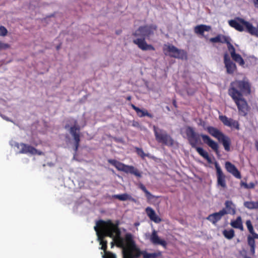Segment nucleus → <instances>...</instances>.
Returning <instances> with one entry per match:
<instances>
[{"mask_svg": "<svg viewBox=\"0 0 258 258\" xmlns=\"http://www.w3.org/2000/svg\"><path fill=\"white\" fill-rule=\"evenodd\" d=\"M201 137L202 138L204 142L207 144L210 147H211L213 150L218 152V145L216 142L212 140L209 136L205 135H201Z\"/></svg>", "mask_w": 258, "mask_h": 258, "instance_id": "nucleus-18", "label": "nucleus"}, {"mask_svg": "<svg viewBox=\"0 0 258 258\" xmlns=\"http://www.w3.org/2000/svg\"><path fill=\"white\" fill-rule=\"evenodd\" d=\"M215 165L217 172L218 184L221 187L225 188L226 186L225 175L223 173L220 166L217 162H215Z\"/></svg>", "mask_w": 258, "mask_h": 258, "instance_id": "nucleus-9", "label": "nucleus"}, {"mask_svg": "<svg viewBox=\"0 0 258 258\" xmlns=\"http://www.w3.org/2000/svg\"><path fill=\"white\" fill-rule=\"evenodd\" d=\"M127 173L133 174L137 177H141V174L140 173V172L132 166H130Z\"/></svg>", "mask_w": 258, "mask_h": 258, "instance_id": "nucleus-30", "label": "nucleus"}, {"mask_svg": "<svg viewBox=\"0 0 258 258\" xmlns=\"http://www.w3.org/2000/svg\"><path fill=\"white\" fill-rule=\"evenodd\" d=\"M136 226H138V225H139V224H138V223H136Z\"/></svg>", "mask_w": 258, "mask_h": 258, "instance_id": "nucleus-48", "label": "nucleus"}, {"mask_svg": "<svg viewBox=\"0 0 258 258\" xmlns=\"http://www.w3.org/2000/svg\"><path fill=\"white\" fill-rule=\"evenodd\" d=\"M153 130L156 139L158 142L162 143L167 146H172L173 145V140L165 132L157 128L155 126H153Z\"/></svg>", "mask_w": 258, "mask_h": 258, "instance_id": "nucleus-6", "label": "nucleus"}, {"mask_svg": "<svg viewBox=\"0 0 258 258\" xmlns=\"http://www.w3.org/2000/svg\"><path fill=\"white\" fill-rule=\"evenodd\" d=\"M10 47V45L7 43H3L0 41V50L2 49H6Z\"/></svg>", "mask_w": 258, "mask_h": 258, "instance_id": "nucleus-36", "label": "nucleus"}, {"mask_svg": "<svg viewBox=\"0 0 258 258\" xmlns=\"http://www.w3.org/2000/svg\"><path fill=\"white\" fill-rule=\"evenodd\" d=\"M228 24L231 27L238 31L242 32L246 30L251 35L255 33L254 31L255 27L251 23L243 19L237 17L233 20L228 21Z\"/></svg>", "mask_w": 258, "mask_h": 258, "instance_id": "nucleus-4", "label": "nucleus"}, {"mask_svg": "<svg viewBox=\"0 0 258 258\" xmlns=\"http://www.w3.org/2000/svg\"><path fill=\"white\" fill-rule=\"evenodd\" d=\"M137 152L138 154L142 158H144L146 156V154L144 153V151L139 148H137Z\"/></svg>", "mask_w": 258, "mask_h": 258, "instance_id": "nucleus-37", "label": "nucleus"}, {"mask_svg": "<svg viewBox=\"0 0 258 258\" xmlns=\"http://www.w3.org/2000/svg\"><path fill=\"white\" fill-rule=\"evenodd\" d=\"M244 205L247 208L252 209H258V201L245 202Z\"/></svg>", "mask_w": 258, "mask_h": 258, "instance_id": "nucleus-27", "label": "nucleus"}, {"mask_svg": "<svg viewBox=\"0 0 258 258\" xmlns=\"http://www.w3.org/2000/svg\"><path fill=\"white\" fill-rule=\"evenodd\" d=\"M163 49L165 55L181 59H184L186 57V53L184 50L178 49L171 44H165Z\"/></svg>", "mask_w": 258, "mask_h": 258, "instance_id": "nucleus-5", "label": "nucleus"}, {"mask_svg": "<svg viewBox=\"0 0 258 258\" xmlns=\"http://www.w3.org/2000/svg\"><path fill=\"white\" fill-rule=\"evenodd\" d=\"M246 225L249 232L252 235H253L255 233V232L254 231V229L253 228V226L252 225L251 221L250 220H247L246 221Z\"/></svg>", "mask_w": 258, "mask_h": 258, "instance_id": "nucleus-33", "label": "nucleus"}, {"mask_svg": "<svg viewBox=\"0 0 258 258\" xmlns=\"http://www.w3.org/2000/svg\"><path fill=\"white\" fill-rule=\"evenodd\" d=\"M145 211L150 220L155 223H159L161 221V219L157 215L155 211L152 208L148 207Z\"/></svg>", "mask_w": 258, "mask_h": 258, "instance_id": "nucleus-19", "label": "nucleus"}, {"mask_svg": "<svg viewBox=\"0 0 258 258\" xmlns=\"http://www.w3.org/2000/svg\"><path fill=\"white\" fill-rule=\"evenodd\" d=\"M256 149L258 150V142L256 143Z\"/></svg>", "mask_w": 258, "mask_h": 258, "instance_id": "nucleus-47", "label": "nucleus"}, {"mask_svg": "<svg viewBox=\"0 0 258 258\" xmlns=\"http://www.w3.org/2000/svg\"><path fill=\"white\" fill-rule=\"evenodd\" d=\"M226 211L227 213L234 215L235 213V207L234 205L230 201H227L225 203Z\"/></svg>", "mask_w": 258, "mask_h": 258, "instance_id": "nucleus-26", "label": "nucleus"}, {"mask_svg": "<svg viewBox=\"0 0 258 258\" xmlns=\"http://www.w3.org/2000/svg\"><path fill=\"white\" fill-rule=\"evenodd\" d=\"M198 152V153L202 156L203 158L205 159L206 158H208V156H209L208 153L207 152H206L205 150H204L201 147H195Z\"/></svg>", "mask_w": 258, "mask_h": 258, "instance_id": "nucleus-31", "label": "nucleus"}, {"mask_svg": "<svg viewBox=\"0 0 258 258\" xmlns=\"http://www.w3.org/2000/svg\"><path fill=\"white\" fill-rule=\"evenodd\" d=\"M253 235L254 237H255L256 239H258V234L255 233Z\"/></svg>", "mask_w": 258, "mask_h": 258, "instance_id": "nucleus-45", "label": "nucleus"}, {"mask_svg": "<svg viewBox=\"0 0 258 258\" xmlns=\"http://www.w3.org/2000/svg\"><path fill=\"white\" fill-rule=\"evenodd\" d=\"M248 188H253L255 186L254 184L252 182H251L249 184H248Z\"/></svg>", "mask_w": 258, "mask_h": 258, "instance_id": "nucleus-41", "label": "nucleus"}, {"mask_svg": "<svg viewBox=\"0 0 258 258\" xmlns=\"http://www.w3.org/2000/svg\"><path fill=\"white\" fill-rule=\"evenodd\" d=\"M240 185H241V186H243V187H244L245 188H248V184L246 183V182L242 181L240 183Z\"/></svg>", "mask_w": 258, "mask_h": 258, "instance_id": "nucleus-39", "label": "nucleus"}, {"mask_svg": "<svg viewBox=\"0 0 258 258\" xmlns=\"http://www.w3.org/2000/svg\"><path fill=\"white\" fill-rule=\"evenodd\" d=\"M231 225L235 228L239 229L241 230H243V227L241 218L240 217H238L235 220L231 222Z\"/></svg>", "mask_w": 258, "mask_h": 258, "instance_id": "nucleus-25", "label": "nucleus"}, {"mask_svg": "<svg viewBox=\"0 0 258 258\" xmlns=\"http://www.w3.org/2000/svg\"><path fill=\"white\" fill-rule=\"evenodd\" d=\"M219 118L225 125L231 128H235L237 130H239V125L237 121L230 118H228L227 116L224 115H220Z\"/></svg>", "mask_w": 258, "mask_h": 258, "instance_id": "nucleus-12", "label": "nucleus"}, {"mask_svg": "<svg viewBox=\"0 0 258 258\" xmlns=\"http://www.w3.org/2000/svg\"><path fill=\"white\" fill-rule=\"evenodd\" d=\"M15 146L17 147L19 150V152L21 153H29L32 155H41L42 154L41 152L38 151L35 148L24 144L21 143L19 144L16 143Z\"/></svg>", "mask_w": 258, "mask_h": 258, "instance_id": "nucleus-8", "label": "nucleus"}, {"mask_svg": "<svg viewBox=\"0 0 258 258\" xmlns=\"http://www.w3.org/2000/svg\"><path fill=\"white\" fill-rule=\"evenodd\" d=\"M211 27L210 26L206 25H199L195 27V32L198 34L202 36H204V33L205 32H209L211 30Z\"/></svg>", "mask_w": 258, "mask_h": 258, "instance_id": "nucleus-20", "label": "nucleus"}, {"mask_svg": "<svg viewBox=\"0 0 258 258\" xmlns=\"http://www.w3.org/2000/svg\"><path fill=\"white\" fill-rule=\"evenodd\" d=\"M205 159L207 160V161H208L209 163H212V160L211 158H210L209 157V156H208V158H206Z\"/></svg>", "mask_w": 258, "mask_h": 258, "instance_id": "nucleus-42", "label": "nucleus"}, {"mask_svg": "<svg viewBox=\"0 0 258 258\" xmlns=\"http://www.w3.org/2000/svg\"><path fill=\"white\" fill-rule=\"evenodd\" d=\"M132 107L137 112V111L139 109V108L135 106V105H132Z\"/></svg>", "mask_w": 258, "mask_h": 258, "instance_id": "nucleus-44", "label": "nucleus"}, {"mask_svg": "<svg viewBox=\"0 0 258 258\" xmlns=\"http://www.w3.org/2000/svg\"><path fill=\"white\" fill-rule=\"evenodd\" d=\"M254 31L255 32V33L251 34V35H255L258 37V24H257L256 27L255 28Z\"/></svg>", "mask_w": 258, "mask_h": 258, "instance_id": "nucleus-40", "label": "nucleus"}, {"mask_svg": "<svg viewBox=\"0 0 258 258\" xmlns=\"http://www.w3.org/2000/svg\"><path fill=\"white\" fill-rule=\"evenodd\" d=\"M228 48L232 59L240 66L244 67L245 64L244 60L240 55L235 52V50L233 46L231 44H229Z\"/></svg>", "mask_w": 258, "mask_h": 258, "instance_id": "nucleus-11", "label": "nucleus"}, {"mask_svg": "<svg viewBox=\"0 0 258 258\" xmlns=\"http://www.w3.org/2000/svg\"><path fill=\"white\" fill-rule=\"evenodd\" d=\"M155 26H145L140 27L134 33L135 38L133 42L142 50H154V47L150 44H148L145 41V38L151 35L156 30Z\"/></svg>", "mask_w": 258, "mask_h": 258, "instance_id": "nucleus-3", "label": "nucleus"}, {"mask_svg": "<svg viewBox=\"0 0 258 258\" xmlns=\"http://www.w3.org/2000/svg\"><path fill=\"white\" fill-rule=\"evenodd\" d=\"M224 236L229 239L232 238L234 235V231L232 229L225 230L223 232Z\"/></svg>", "mask_w": 258, "mask_h": 258, "instance_id": "nucleus-29", "label": "nucleus"}, {"mask_svg": "<svg viewBox=\"0 0 258 258\" xmlns=\"http://www.w3.org/2000/svg\"><path fill=\"white\" fill-rule=\"evenodd\" d=\"M255 238L253 235L252 236L249 235L247 237L248 244L250 247V252L252 255H254L255 254Z\"/></svg>", "mask_w": 258, "mask_h": 258, "instance_id": "nucleus-24", "label": "nucleus"}, {"mask_svg": "<svg viewBox=\"0 0 258 258\" xmlns=\"http://www.w3.org/2000/svg\"><path fill=\"white\" fill-rule=\"evenodd\" d=\"M226 214H227L226 210L222 209L219 212L211 214L208 216L207 219L213 223H215L217 221L220 220L221 219L222 217L223 216Z\"/></svg>", "mask_w": 258, "mask_h": 258, "instance_id": "nucleus-17", "label": "nucleus"}, {"mask_svg": "<svg viewBox=\"0 0 258 258\" xmlns=\"http://www.w3.org/2000/svg\"><path fill=\"white\" fill-rule=\"evenodd\" d=\"M94 229L97 235V239L101 245V249L105 251L107 247V242L104 240V237L109 236L112 238L111 248L114 244L122 248L123 258H138L143 255L144 258L155 257V254L149 253L146 251H142L136 244L133 235L127 233L124 238H121L120 233L117 226L110 221H99L96 222Z\"/></svg>", "mask_w": 258, "mask_h": 258, "instance_id": "nucleus-1", "label": "nucleus"}, {"mask_svg": "<svg viewBox=\"0 0 258 258\" xmlns=\"http://www.w3.org/2000/svg\"><path fill=\"white\" fill-rule=\"evenodd\" d=\"M151 242L154 244H158L164 248L166 247L167 242L163 239L161 238L158 235L157 232L153 230L150 237Z\"/></svg>", "mask_w": 258, "mask_h": 258, "instance_id": "nucleus-13", "label": "nucleus"}, {"mask_svg": "<svg viewBox=\"0 0 258 258\" xmlns=\"http://www.w3.org/2000/svg\"><path fill=\"white\" fill-rule=\"evenodd\" d=\"M186 134L190 145L193 147H196L199 141L198 135L195 133L194 130L190 127L186 128Z\"/></svg>", "mask_w": 258, "mask_h": 258, "instance_id": "nucleus-10", "label": "nucleus"}, {"mask_svg": "<svg viewBox=\"0 0 258 258\" xmlns=\"http://www.w3.org/2000/svg\"><path fill=\"white\" fill-rule=\"evenodd\" d=\"M219 141L222 143L225 150L227 151L230 150L231 142L230 139L228 137L223 135L222 138L219 140Z\"/></svg>", "mask_w": 258, "mask_h": 258, "instance_id": "nucleus-23", "label": "nucleus"}, {"mask_svg": "<svg viewBox=\"0 0 258 258\" xmlns=\"http://www.w3.org/2000/svg\"><path fill=\"white\" fill-rule=\"evenodd\" d=\"M108 162L114 166L118 170L127 173L129 165H125L117 160L109 159Z\"/></svg>", "mask_w": 258, "mask_h": 258, "instance_id": "nucleus-16", "label": "nucleus"}, {"mask_svg": "<svg viewBox=\"0 0 258 258\" xmlns=\"http://www.w3.org/2000/svg\"><path fill=\"white\" fill-rule=\"evenodd\" d=\"M8 32L7 29L4 26H0V36H6Z\"/></svg>", "mask_w": 258, "mask_h": 258, "instance_id": "nucleus-34", "label": "nucleus"}, {"mask_svg": "<svg viewBox=\"0 0 258 258\" xmlns=\"http://www.w3.org/2000/svg\"><path fill=\"white\" fill-rule=\"evenodd\" d=\"M206 130L214 137L218 140L224 135L219 130L212 126H208Z\"/></svg>", "mask_w": 258, "mask_h": 258, "instance_id": "nucleus-22", "label": "nucleus"}, {"mask_svg": "<svg viewBox=\"0 0 258 258\" xmlns=\"http://www.w3.org/2000/svg\"><path fill=\"white\" fill-rule=\"evenodd\" d=\"M66 128L69 129L70 133L73 137L74 139L76 142V150H77L78 148L79 143L80 142V127L77 124L76 121L75 120H73V124L71 125V126L67 125H66Z\"/></svg>", "mask_w": 258, "mask_h": 258, "instance_id": "nucleus-7", "label": "nucleus"}, {"mask_svg": "<svg viewBox=\"0 0 258 258\" xmlns=\"http://www.w3.org/2000/svg\"><path fill=\"white\" fill-rule=\"evenodd\" d=\"M143 189L144 190V191L146 193L147 198L148 199H150L151 198V197H152L151 194L148 190H147L146 189L145 187L143 188Z\"/></svg>", "mask_w": 258, "mask_h": 258, "instance_id": "nucleus-38", "label": "nucleus"}, {"mask_svg": "<svg viewBox=\"0 0 258 258\" xmlns=\"http://www.w3.org/2000/svg\"><path fill=\"white\" fill-rule=\"evenodd\" d=\"M104 258H116V255L110 252H106L105 254L103 255Z\"/></svg>", "mask_w": 258, "mask_h": 258, "instance_id": "nucleus-35", "label": "nucleus"}, {"mask_svg": "<svg viewBox=\"0 0 258 258\" xmlns=\"http://www.w3.org/2000/svg\"><path fill=\"white\" fill-rule=\"evenodd\" d=\"M254 6L258 9V0H255L254 2Z\"/></svg>", "mask_w": 258, "mask_h": 258, "instance_id": "nucleus-43", "label": "nucleus"}, {"mask_svg": "<svg viewBox=\"0 0 258 258\" xmlns=\"http://www.w3.org/2000/svg\"><path fill=\"white\" fill-rule=\"evenodd\" d=\"M113 197L122 201L132 200V197L127 194L115 195Z\"/></svg>", "mask_w": 258, "mask_h": 258, "instance_id": "nucleus-28", "label": "nucleus"}, {"mask_svg": "<svg viewBox=\"0 0 258 258\" xmlns=\"http://www.w3.org/2000/svg\"><path fill=\"white\" fill-rule=\"evenodd\" d=\"M136 112L139 117H143L144 116H151V115L148 113V111L146 110H143L139 108V109Z\"/></svg>", "mask_w": 258, "mask_h": 258, "instance_id": "nucleus-32", "label": "nucleus"}, {"mask_svg": "<svg viewBox=\"0 0 258 258\" xmlns=\"http://www.w3.org/2000/svg\"><path fill=\"white\" fill-rule=\"evenodd\" d=\"M229 39V38L226 36L222 35H218L215 37L210 38L209 41L213 43H227L228 45L229 44H230Z\"/></svg>", "mask_w": 258, "mask_h": 258, "instance_id": "nucleus-21", "label": "nucleus"}, {"mask_svg": "<svg viewBox=\"0 0 258 258\" xmlns=\"http://www.w3.org/2000/svg\"><path fill=\"white\" fill-rule=\"evenodd\" d=\"M224 63L228 74H233L236 71L235 64L231 60L227 54L224 55Z\"/></svg>", "mask_w": 258, "mask_h": 258, "instance_id": "nucleus-14", "label": "nucleus"}, {"mask_svg": "<svg viewBox=\"0 0 258 258\" xmlns=\"http://www.w3.org/2000/svg\"><path fill=\"white\" fill-rule=\"evenodd\" d=\"M225 168L227 171L232 174L236 178L240 179L241 178V175L239 171L236 168V167L229 162H226L225 163Z\"/></svg>", "mask_w": 258, "mask_h": 258, "instance_id": "nucleus-15", "label": "nucleus"}, {"mask_svg": "<svg viewBox=\"0 0 258 258\" xmlns=\"http://www.w3.org/2000/svg\"><path fill=\"white\" fill-rule=\"evenodd\" d=\"M250 92L249 84L244 81H236L231 84L229 94L237 106L239 114L245 116L248 111L246 101L243 98L242 93Z\"/></svg>", "mask_w": 258, "mask_h": 258, "instance_id": "nucleus-2", "label": "nucleus"}, {"mask_svg": "<svg viewBox=\"0 0 258 258\" xmlns=\"http://www.w3.org/2000/svg\"><path fill=\"white\" fill-rule=\"evenodd\" d=\"M2 117H3V118L4 119H5V120H8V121H9V120H10L9 119V118H8V117H5V116H2Z\"/></svg>", "mask_w": 258, "mask_h": 258, "instance_id": "nucleus-46", "label": "nucleus"}]
</instances>
